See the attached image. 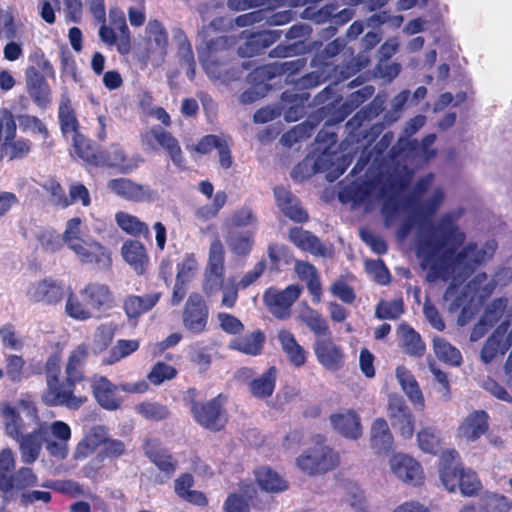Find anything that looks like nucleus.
I'll return each instance as SVG.
<instances>
[{"label": "nucleus", "mask_w": 512, "mask_h": 512, "mask_svg": "<svg viewBox=\"0 0 512 512\" xmlns=\"http://www.w3.org/2000/svg\"><path fill=\"white\" fill-rule=\"evenodd\" d=\"M289 239L299 249L309 252L314 256L330 258L333 256L334 250L332 246L323 244L311 232L302 228H293L289 232Z\"/></svg>", "instance_id": "obj_26"}, {"label": "nucleus", "mask_w": 512, "mask_h": 512, "mask_svg": "<svg viewBox=\"0 0 512 512\" xmlns=\"http://www.w3.org/2000/svg\"><path fill=\"white\" fill-rule=\"evenodd\" d=\"M80 296L93 311H101L114 303V295L110 287L99 282H90L80 290Z\"/></svg>", "instance_id": "obj_31"}, {"label": "nucleus", "mask_w": 512, "mask_h": 512, "mask_svg": "<svg viewBox=\"0 0 512 512\" xmlns=\"http://www.w3.org/2000/svg\"><path fill=\"white\" fill-rule=\"evenodd\" d=\"M168 34L158 20H150L146 26V37L141 59L160 65L166 56Z\"/></svg>", "instance_id": "obj_10"}, {"label": "nucleus", "mask_w": 512, "mask_h": 512, "mask_svg": "<svg viewBox=\"0 0 512 512\" xmlns=\"http://www.w3.org/2000/svg\"><path fill=\"white\" fill-rule=\"evenodd\" d=\"M141 143L150 151L157 150L159 146L162 147L177 166H182L184 163L177 139L160 127H153L141 133Z\"/></svg>", "instance_id": "obj_11"}, {"label": "nucleus", "mask_w": 512, "mask_h": 512, "mask_svg": "<svg viewBox=\"0 0 512 512\" xmlns=\"http://www.w3.org/2000/svg\"><path fill=\"white\" fill-rule=\"evenodd\" d=\"M301 292L302 288L299 285H290L284 290L269 288L263 296V301L276 318L287 319L291 315V306Z\"/></svg>", "instance_id": "obj_12"}, {"label": "nucleus", "mask_w": 512, "mask_h": 512, "mask_svg": "<svg viewBox=\"0 0 512 512\" xmlns=\"http://www.w3.org/2000/svg\"><path fill=\"white\" fill-rule=\"evenodd\" d=\"M209 311L201 294L194 292L189 295L183 310L182 322L185 329L193 334L206 330Z\"/></svg>", "instance_id": "obj_15"}, {"label": "nucleus", "mask_w": 512, "mask_h": 512, "mask_svg": "<svg viewBox=\"0 0 512 512\" xmlns=\"http://www.w3.org/2000/svg\"><path fill=\"white\" fill-rule=\"evenodd\" d=\"M85 162L95 166H108L118 168L123 173H128L138 166V162L128 159L124 150L117 144H112L107 150L95 153L90 147L81 150L79 156Z\"/></svg>", "instance_id": "obj_9"}, {"label": "nucleus", "mask_w": 512, "mask_h": 512, "mask_svg": "<svg viewBox=\"0 0 512 512\" xmlns=\"http://www.w3.org/2000/svg\"><path fill=\"white\" fill-rule=\"evenodd\" d=\"M198 269V262L194 255H186L178 264L176 280L188 283Z\"/></svg>", "instance_id": "obj_61"}, {"label": "nucleus", "mask_w": 512, "mask_h": 512, "mask_svg": "<svg viewBox=\"0 0 512 512\" xmlns=\"http://www.w3.org/2000/svg\"><path fill=\"white\" fill-rule=\"evenodd\" d=\"M393 474L403 482L417 485L422 480V469L419 463L405 454L393 455L389 461Z\"/></svg>", "instance_id": "obj_27"}, {"label": "nucleus", "mask_w": 512, "mask_h": 512, "mask_svg": "<svg viewBox=\"0 0 512 512\" xmlns=\"http://www.w3.org/2000/svg\"><path fill=\"white\" fill-rule=\"evenodd\" d=\"M410 179L411 173L407 172L399 180L388 183L380 181L354 183L344 188L339 198L342 202H352L353 206H362L366 212L381 205V213L387 226H391L408 207H411L419 217L431 218L445 201L444 190L438 186L430 189L433 176L427 175L419 180L414 188L413 195L417 202L406 203L402 193Z\"/></svg>", "instance_id": "obj_2"}, {"label": "nucleus", "mask_w": 512, "mask_h": 512, "mask_svg": "<svg viewBox=\"0 0 512 512\" xmlns=\"http://www.w3.org/2000/svg\"><path fill=\"white\" fill-rule=\"evenodd\" d=\"M298 319L303 322L314 334L328 336L330 330L326 319L316 310L309 306L303 307L299 312Z\"/></svg>", "instance_id": "obj_48"}, {"label": "nucleus", "mask_w": 512, "mask_h": 512, "mask_svg": "<svg viewBox=\"0 0 512 512\" xmlns=\"http://www.w3.org/2000/svg\"><path fill=\"white\" fill-rule=\"evenodd\" d=\"M145 454L159 470L171 475L176 470L177 461L170 453L162 448L157 440H148L144 446Z\"/></svg>", "instance_id": "obj_37"}, {"label": "nucleus", "mask_w": 512, "mask_h": 512, "mask_svg": "<svg viewBox=\"0 0 512 512\" xmlns=\"http://www.w3.org/2000/svg\"><path fill=\"white\" fill-rule=\"evenodd\" d=\"M463 215L464 209L460 207L442 214L435 226V238L421 237L417 247L421 265L428 269V280L452 282L446 291L447 298L456 295L457 282L492 260L498 249L494 239L471 241L459 249L466 241V234L458 225Z\"/></svg>", "instance_id": "obj_1"}, {"label": "nucleus", "mask_w": 512, "mask_h": 512, "mask_svg": "<svg viewBox=\"0 0 512 512\" xmlns=\"http://www.w3.org/2000/svg\"><path fill=\"white\" fill-rule=\"evenodd\" d=\"M401 347L403 351L415 357H420L425 352V344L420 335L407 324H401L398 329Z\"/></svg>", "instance_id": "obj_44"}, {"label": "nucleus", "mask_w": 512, "mask_h": 512, "mask_svg": "<svg viewBox=\"0 0 512 512\" xmlns=\"http://www.w3.org/2000/svg\"><path fill=\"white\" fill-rule=\"evenodd\" d=\"M109 21L111 27L119 32V53L122 55L128 54L131 51V36L124 12L118 7L111 8L109 10Z\"/></svg>", "instance_id": "obj_40"}, {"label": "nucleus", "mask_w": 512, "mask_h": 512, "mask_svg": "<svg viewBox=\"0 0 512 512\" xmlns=\"http://www.w3.org/2000/svg\"><path fill=\"white\" fill-rule=\"evenodd\" d=\"M139 347L137 340H118L110 351V356L105 360L106 364H113L122 358L129 356Z\"/></svg>", "instance_id": "obj_58"}, {"label": "nucleus", "mask_w": 512, "mask_h": 512, "mask_svg": "<svg viewBox=\"0 0 512 512\" xmlns=\"http://www.w3.org/2000/svg\"><path fill=\"white\" fill-rule=\"evenodd\" d=\"M230 250L237 255H247L253 245V235L250 233H238L228 240Z\"/></svg>", "instance_id": "obj_59"}, {"label": "nucleus", "mask_w": 512, "mask_h": 512, "mask_svg": "<svg viewBox=\"0 0 512 512\" xmlns=\"http://www.w3.org/2000/svg\"><path fill=\"white\" fill-rule=\"evenodd\" d=\"M489 278L494 290L505 288L512 284V267L504 264L498 265Z\"/></svg>", "instance_id": "obj_63"}, {"label": "nucleus", "mask_w": 512, "mask_h": 512, "mask_svg": "<svg viewBox=\"0 0 512 512\" xmlns=\"http://www.w3.org/2000/svg\"><path fill=\"white\" fill-rule=\"evenodd\" d=\"M256 481L263 490L272 493L284 491L288 487L286 481L268 467H261L256 471Z\"/></svg>", "instance_id": "obj_49"}, {"label": "nucleus", "mask_w": 512, "mask_h": 512, "mask_svg": "<svg viewBox=\"0 0 512 512\" xmlns=\"http://www.w3.org/2000/svg\"><path fill=\"white\" fill-rule=\"evenodd\" d=\"M387 415L392 426L398 430L403 438L410 439L413 436L414 418L409 407L400 395H389Z\"/></svg>", "instance_id": "obj_16"}, {"label": "nucleus", "mask_w": 512, "mask_h": 512, "mask_svg": "<svg viewBox=\"0 0 512 512\" xmlns=\"http://www.w3.org/2000/svg\"><path fill=\"white\" fill-rule=\"evenodd\" d=\"M487 512H509L512 508V501L503 495L493 494L481 503Z\"/></svg>", "instance_id": "obj_64"}, {"label": "nucleus", "mask_w": 512, "mask_h": 512, "mask_svg": "<svg viewBox=\"0 0 512 512\" xmlns=\"http://www.w3.org/2000/svg\"><path fill=\"white\" fill-rule=\"evenodd\" d=\"M268 256L272 265L277 269L282 265L290 264L292 260L288 248L280 244H271L268 248Z\"/></svg>", "instance_id": "obj_62"}, {"label": "nucleus", "mask_w": 512, "mask_h": 512, "mask_svg": "<svg viewBox=\"0 0 512 512\" xmlns=\"http://www.w3.org/2000/svg\"><path fill=\"white\" fill-rule=\"evenodd\" d=\"M194 484V479L190 474H182L175 480L174 488L176 494L183 500L198 505L205 506L207 498L204 493L196 490H191Z\"/></svg>", "instance_id": "obj_43"}, {"label": "nucleus", "mask_w": 512, "mask_h": 512, "mask_svg": "<svg viewBox=\"0 0 512 512\" xmlns=\"http://www.w3.org/2000/svg\"><path fill=\"white\" fill-rule=\"evenodd\" d=\"M488 429V416L482 410L468 414L457 428V437L466 442H474Z\"/></svg>", "instance_id": "obj_29"}, {"label": "nucleus", "mask_w": 512, "mask_h": 512, "mask_svg": "<svg viewBox=\"0 0 512 512\" xmlns=\"http://www.w3.org/2000/svg\"><path fill=\"white\" fill-rule=\"evenodd\" d=\"M403 301L402 299H394L392 301L381 300L375 310V316L378 319H397L403 313Z\"/></svg>", "instance_id": "obj_55"}, {"label": "nucleus", "mask_w": 512, "mask_h": 512, "mask_svg": "<svg viewBox=\"0 0 512 512\" xmlns=\"http://www.w3.org/2000/svg\"><path fill=\"white\" fill-rule=\"evenodd\" d=\"M419 448L426 453L436 454L441 447L439 432L431 427L422 428L417 434Z\"/></svg>", "instance_id": "obj_54"}, {"label": "nucleus", "mask_w": 512, "mask_h": 512, "mask_svg": "<svg viewBox=\"0 0 512 512\" xmlns=\"http://www.w3.org/2000/svg\"><path fill=\"white\" fill-rule=\"evenodd\" d=\"M91 392L96 402L109 411L118 410L122 405V399L118 395V387L107 377L95 374L89 379Z\"/></svg>", "instance_id": "obj_18"}, {"label": "nucleus", "mask_w": 512, "mask_h": 512, "mask_svg": "<svg viewBox=\"0 0 512 512\" xmlns=\"http://www.w3.org/2000/svg\"><path fill=\"white\" fill-rule=\"evenodd\" d=\"M11 483V491L13 489H25L33 487L37 484L38 478L33 470L29 467H21L17 472L9 477Z\"/></svg>", "instance_id": "obj_56"}, {"label": "nucleus", "mask_w": 512, "mask_h": 512, "mask_svg": "<svg viewBox=\"0 0 512 512\" xmlns=\"http://www.w3.org/2000/svg\"><path fill=\"white\" fill-rule=\"evenodd\" d=\"M106 429L103 426L91 428L77 444L74 451L75 459H84L93 454L105 442Z\"/></svg>", "instance_id": "obj_39"}, {"label": "nucleus", "mask_w": 512, "mask_h": 512, "mask_svg": "<svg viewBox=\"0 0 512 512\" xmlns=\"http://www.w3.org/2000/svg\"><path fill=\"white\" fill-rule=\"evenodd\" d=\"M73 387L66 382L65 385L57 382L47 384V389L42 395L43 402L48 406H65L69 409H78L86 401V396H76Z\"/></svg>", "instance_id": "obj_19"}, {"label": "nucleus", "mask_w": 512, "mask_h": 512, "mask_svg": "<svg viewBox=\"0 0 512 512\" xmlns=\"http://www.w3.org/2000/svg\"><path fill=\"white\" fill-rule=\"evenodd\" d=\"M160 292L143 296L129 295L123 301V310L129 320H137L140 315L150 311L160 300Z\"/></svg>", "instance_id": "obj_33"}, {"label": "nucleus", "mask_w": 512, "mask_h": 512, "mask_svg": "<svg viewBox=\"0 0 512 512\" xmlns=\"http://www.w3.org/2000/svg\"><path fill=\"white\" fill-rule=\"evenodd\" d=\"M458 486L463 495L472 496L480 489L481 483L473 471L463 470L460 474Z\"/></svg>", "instance_id": "obj_60"}, {"label": "nucleus", "mask_w": 512, "mask_h": 512, "mask_svg": "<svg viewBox=\"0 0 512 512\" xmlns=\"http://www.w3.org/2000/svg\"><path fill=\"white\" fill-rule=\"evenodd\" d=\"M396 378L413 406L423 410L425 408L424 395L414 375L404 366L396 368Z\"/></svg>", "instance_id": "obj_34"}, {"label": "nucleus", "mask_w": 512, "mask_h": 512, "mask_svg": "<svg viewBox=\"0 0 512 512\" xmlns=\"http://www.w3.org/2000/svg\"><path fill=\"white\" fill-rule=\"evenodd\" d=\"M25 81L27 93L30 98L41 108H46L51 103V89L36 67L28 66L25 69Z\"/></svg>", "instance_id": "obj_24"}, {"label": "nucleus", "mask_w": 512, "mask_h": 512, "mask_svg": "<svg viewBox=\"0 0 512 512\" xmlns=\"http://www.w3.org/2000/svg\"><path fill=\"white\" fill-rule=\"evenodd\" d=\"M107 187L116 195L133 202H151L156 192L148 185H141L128 178L112 179Z\"/></svg>", "instance_id": "obj_21"}, {"label": "nucleus", "mask_w": 512, "mask_h": 512, "mask_svg": "<svg viewBox=\"0 0 512 512\" xmlns=\"http://www.w3.org/2000/svg\"><path fill=\"white\" fill-rule=\"evenodd\" d=\"M512 347V327L510 321L504 320L498 324L493 333L485 341L480 359L483 363L489 364L499 355H504Z\"/></svg>", "instance_id": "obj_14"}, {"label": "nucleus", "mask_w": 512, "mask_h": 512, "mask_svg": "<svg viewBox=\"0 0 512 512\" xmlns=\"http://www.w3.org/2000/svg\"><path fill=\"white\" fill-rule=\"evenodd\" d=\"M89 355V345L81 343L70 351L65 363V378L69 386H75L84 380L83 366Z\"/></svg>", "instance_id": "obj_30"}, {"label": "nucleus", "mask_w": 512, "mask_h": 512, "mask_svg": "<svg viewBox=\"0 0 512 512\" xmlns=\"http://www.w3.org/2000/svg\"><path fill=\"white\" fill-rule=\"evenodd\" d=\"M1 417L4 431L11 439L28 433L29 427H36L44 422L40 419L36 405L27 399H20L14 406L9 403L2 404Z\"/></svg>", "instance_id": "obj_6"}, {"label": "nucleus", "mask_w": 512, "mask_h": 512, "mask_svg": "<svg viewBox=\"0 0 512 512\" xmlns=\"http://www.w3.org/2000/svg\"><path fill=\"white\" fill-rule=\"evenodd\" d=\"M264 341V334L261 331H254L250 334L233 339L229 347L241 353L256 356L261 353Z\"/></svg>", "instance_id": "obj_46"}, {"label": "nucleus", "mask_w": 512, "mask_h": 512, "mask_svg": "<svg viewBox=\"0 0 512 512\" xmlns=\"http://www.w3.org/2000/svg\"><path fill=\"white\" fill-rule=\"evenodd\" d=\"M15 468V454L10 448L0 451V490L4 493L11 491L9 477Z\"/></svg>", "instance_id": "obj_53"}, {"label": "nucleus", "mask_w": 512, "mask_h": 512, "mask_svg": "<svg viewBox=\"0 0 512 512\" xmlns=\"http://www.w3.org/2000/svg\"><path fill=\"white\" fill-rule=\"evenodd\" d=\"M62 285L52 279H42L32 282L26 290L27 298L36 303L54 305L59 303L64 297Z\"/></svg>", "instance_id": "obj_22"}, {"label": "nucleus", "mask_w": 512, "mask_h": 512, "mask_svg": "<svg viewBox=\"0 0 512 512\" xmlns=\"http://www.w3.org/2000/svg\"><path fill=\"white\" fill-rule=\"evenodd\" d=\"M62 241L80 264L100 271L111 268V250L94 238L85 235L80 217L71 218L66 222Z\"/></svg>", "instance_id": "obj_4"}, {"label": "nucleus", "mask_w": 512, "mask_h": 512, "mask_svg": "<svg viewBox=\"0 0 512 512\" xmlns=\"http://www.w3.org/2000/svg\"><path fill=\"white\" fill-rule=\"evenodd\" d=\"M371 445L378 452H387L393 445V435L388 423L383 418H377L370 429Z\"/></svg>", "instance_id": "obj_41"}, {"label": "nucleus", "mask_w": 512, "mask_h": 512, "mask_svg": "<svg viewBox=\"0 0 512 512\" xmlns=\"http://www.w3.org/2000/svg\"><path fill=\"white\" fill-rule=\"evenodd\" d=\"M494 291L487 273L480 272L472 277L463 288L461 296L456 298L457 306H462V316L466 315L467 306L480 304L484 299L491 296Z\"/></svg>", "instance_id": "obj_13"}, {"label": "nucleus", "mask_w": 512, "mask_h": 512, "mask_svg": "<svg viewBox=\"0 0 512 512\" xmlns=\"http://www.w3.org/2000/svg\"><path fill=\"white\" fill-rule=\"evenodd\" d=\"M59 121L63 135L72 141L75 154L81 155V145L86 144V138L79 132V123L71 102L63 97L59 106Z\"/></svg>", "instance_id": "obj_20"}, {"label": "nucleus", "mask_w": 512, "mask_h": 512, "mask_svg": "<svg viewBox=\"0 0 512 512\" xmlns=\"http://www.w3.org/2000/svg\"><path fill=\"white\" fill-rule=\"evenodd\" d=\"M329 420L333 429L345 438L357 440L363 434L360 416L354 410L333 413Z\"/></svg>", "instance_id": "obj_25"}, {"label": "nucleus", "mask_w": 512, "mask_h": 512, "mask_svg": "<svg viewBox=\"0 0 512 512\" xmlns=\"http://www.w3.org/2000/svg\"><path fill=\"white\" fill-rule=\"evenodd\" d=\"M65 312L69 317L75 320L86 321L93 317L94 311L82 298L80 299L77 295L71 292L67 296Z\"/></svg>", "instance_id": "obj_52"}, {"label": "nucleus", "mask_w": 512, "mask_h": 512, "mask_svg": "<svg viewBox=\"0 0 512 512\" xmlns=\"http://www.w3.org/2000/svg\"><path fill=\"white\" fill-rule=\"evenodd\" d=\"M282 351L294 367H302L307 360V352L297 342L293 333L287 329H280L277 334Z\"/></svg>", "instance_id": "obj_35"}, {"label": "nucleus", "mask_w": 512, "mask_h": 512, "mask_svg": "<svg viewBox=\"0 0 512 512\" xmlns=\"http://www.w3.org/2000/svg\"><path fill=\"white\" fill-rule=\"evenodd\" d=\"M279 208L291 220L304 222L308 219L307 213L300 207L298 200L284 187H277L274 190Z\"/></svg>", "instance_id": "obj_36"}, {"label": "nucleus", "mask_w": 512, "mask_h": 512, "mask_svg": "<svg viewBox=\"0 0 512 512\" xmlns=\"http://www.w3.org/2000/svg\"><path fill=\"white\" fill-rule=\"evenodd\" d=\"M70 438L71 429L67 423L44 421L33 427L32 431L14 440L18 443L21 462L30 465L40 457L43 445L51 457L64 460L69 454Z\"/></svg>", "instance_id": "obj_3"}, {"label": "nucleus", "mask_w": 512, "mask_h": 512, "mask_svg": "<svg viewBox=\"0 0 512 512\" xmlns=\"http://www.w3.org/2000/svg\"><path fill=\"white\" fill-rule=\"evenodd\" d=\"M433 350L436 357L442 362L452 366H460L462 363L461 352L443 338L433 339Z\"/></svg>", "instance_id": "obj_51"}, {"label": "nucleus", "mask_w": 512, "mask_h": 512, "mask_svg": "<svg viewBox=\"0 0 512 512\" xmlns=\"http://www.w3.org/2000/svg\"><path fill=\"white\" fill-rule=\"evenodd\" d=\"M296 466L308 476H316L336 469L340 465V456L324 442L304 450L295 460Z\"/></svg>", "instance_id": "obj_8"}, {"label": "nucleus", "mask_w": 512, "mask_h": 512, "mask_svg": "<svg viewBox=\"0 0 512 512\" xmlns=\"http://www.w3.org/2000/svg\"><path fill=\"white\" fill-rule=\"evenodd\" d=\"M7 135L2 145L1 154L10 161L27 156L31 150V142L26 139H16V124L10 113L6 118Z\"/></svg>", "instance_id": "obj_28"}, {"label": "nucleus", "mask_w": 512, "mask_h": 512, "mask_svg": "<svg viewBox=\"0 0 512 512\" xmlns=\"http://www.w3.org/2000/svg\"><path fill=\"white\" fill-rule=\"evenodd\" d=\"M192 413L201 426L210 430L218 431L226 422L220 396L206 403H193Z\"/></svg>", "instance_id": "obj_17"}, {"label": "nucleus", "mask_w": 512, "mask_h": 512, "mask_svg": "<svg viewBox=\"0 0 512 512\" xmlns=\"http://www.w3.org/2000/svg\"><path fill=\"white\" fill-rule=\"evenodd\" d=\"M295 272L300 280L305 281L307 288L316 302L321 298V283L316 268L309 262L296 260Z\"/></svg>", "instance_id": "obj_42"}, {"label": "nucleus", "mask_w": 512, "mask_h": 512, "mask_svg": "<svg viewBox=\"0 0 512 512\" xmlns=\"http://www.w3.org/2000/svg\"><path fill=\"white\" fill-rule=\"evenodd\" d=\"M481 318L488 325L494 326L500 321L509 320L512 322V303L505 296L495 297L487 302L483 308ZM512 325L510 324V328Z\"/></svg>", "instance_id": "obj_32"}, {"label": "nucleus", "mask_w": 512, "mask_h": 512, "mask_svg": "<svg viewBox=\"0 0 512 512\" xmlns=\"http://www.w3.org/2000/svg\"><path fill=\"white\" fill-rule=\"evenodd\" d=\"M278 37L279 35L276 31L259 32L251 36L245 45L239 48V52L243 56L252 57L272 45Z\"/></svg>", "instance_id": "obj_45"}, {"label": "nucleus", "mask_w": 512, "mask_h": 512, "mask_svg": "<svg viewBox=\"0 0 512 512\" xmlns=\"http://www.w3.org/2000/svg\"><path fill=\"white\" fill-rule=\"evenodd\" d=\"M177 370L164 362H157L147 375V379L153 385H161L165 381L172 380L176 377Z\"/></svg>", "instance_id": "obj_57"}, {"label": "nucleus", "mask_w": 512, "mask_h": 512, "mask_svg": "<svg viewBox=\"0 0 512 512\" xmlns=\"http://www.w3.org/2000/svg\"><path fill=\"white\" fill-rule=\"evenodd\" d=\"M115 221L122 231L125 233L138 236L149 234L148 225L142 222L138 217L127 212L119 211L115 214Z\"/></svg>", "instance_id": "obj_50"}, {"label": "nucleus", "mask_w": 512, "mask_h": 512, "mask_svg": "<svg viewBox=\"0 0 512 512\" xmlns=\"http://www.w3.org/2000/svg\"><path fill=\"white\" fill-rule=\"evenodd\" d=\"M124 260L136 271L142 274L148 263V256L144 245L136 240H128L121 247Z\"/></svg>", "instance_id": "obj_38"}, {"label": "nucleus", "mask_w": 512, "mask_h": 512, "mask_svg": "<svg viewBox=\"0 0 512 512\" xmlns=\"http://www.w3.org/2000/svg\"><path fill=\"white\" fill-rule=\"evenodd\" d=\"M277 370L270 367L265 373L249 383L250 392L257 398H266L272 395L275 389Z\"/></svg>", "instance_id": "obj_47"}, {"label": "nucleus", "mask_w": 512, "mask_h": 512, "mask_svg": "<svg viewBox=\"0 0 512 512\" xmlns=\"http://www.w3.org/2000/svg\"><path fill=\"white\" fill-rule=\"evenodd\" d=\"M225 249L220 239H214L209 247L208 262L204 271L203 292L207 298L222 293L221 307L232 309L238 299V286L234 278L225 279Z\"/></svg>", "instance_id": "obj_5"}, {"label": "nucleus", "mask_w": 512, "mask_h": 512, "mask_svg": "<svg viewBox=\"0 0 512 512\" xmlns=\"http://www.w3.org/2000/svg\"><path fill=\"white\" fill-rule=\"evenodd\" d=\"M314 353L318 362L328 371H338L344 365V351L330 337L317 339Z\"/></svg>", "instance_id": "obj_23"}, {"label": "nucleus", "mask_w": 512, "mask_h": 512, "mask_svg": "<svg viewBox=\"0 0 512 512\" xmlns=\"http://www.w3.org/2000/svg\"><path fill=\"white\" fill-rule=\"evenodd\" d=\"M227 45V39L217 37L209 41L203 42L198 47V57L208 76L220 83L227 84L236 80L241 75L238 67L229 66L227 63L219 62L217 54L222 52Z\"/></svg>", "instance_id": "obj_7"}]
</instances>
